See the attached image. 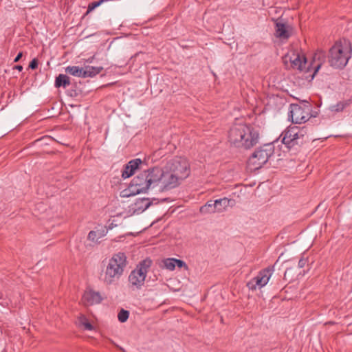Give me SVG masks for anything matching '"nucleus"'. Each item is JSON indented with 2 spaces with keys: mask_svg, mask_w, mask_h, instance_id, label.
<instances>
[{
  "mask_svg": "<svg viewBox=\"0 0 352 352\" xmlns=\"http://www.w3.org/2000/svg\"><path fill=\"white\" fill-rule=\"evenodd\" d=\"M119 349L121 350V351H124L122 347H119Z\"/></svg>",
  "mask_w": 352,
  "mask_h": 352,
  "instance_id": "34",
  "label": "nucleus"
},
{
  "mask_svg": "<svg viewBox=\"0 0 352 352\" xmlns=\"http://www.w3.org/2000/svg\"><path fill=\"white\" fill-rule=\"evenodd\" d=\"M38 60L37 58H34L30 61L29 64V68L33 70L36 69L38 67Z\"/></svg>",
  "mask_w": 352,
  "mask_h": 352,
  "instance_id": "26",
  "label": "nucleus"
},
{
  "mask_svg": "<svg viewBox=\"0 0 352 352\" xmlns=\"http://www.w3.org/2000/svg\"><path fill=\"white\" fill-rule=\"evenodd\" d=\"M127 265L126 256L123 252L115 254L109 260L102 280L106 285H111L122 276Z\"/></svg>",
  "mask_w": 352,
  "mask_h": 352,
  "instance_id": "2",
  "label": "nucleus"
},
{
  "mask_svg": "<svg viewBox=\"0 0 352 352\" xmlns=\"http://www.w3.org/2000/svg\"><path fill=\"white\" fill-rule=\"evenodd\" d=\"M129 316V311L122 309L118 315V320L121 322H126Z\"/></svg>",
  "mask_w": 352,
  "mask_h": 352,
  "instance_id": "25",
  "label": "nucleus"
},
{
  "mask_svg": "<svg viewBox=\"0 0 352 352\" xmlns=\"http://www.w3.org/2000/svg\"><path fill=\"white\" fill-rule=\"evenodd\" d=\"M214 204H215L216 212H221L226 210L228 207H232L235 204V201L232 199L224 197L214 201Z\"/></svg>",
  "mask_w": 352,
  "mask_h": 352,
  "instance_id": "14",
  "label": "nucleus"
},
{
  "mask_svg": "<svg viewBox=\"0 0 352 352\" xmlns=\"http://www.w3.org/2000/svg\"><path fill=\"white\" fill-rule=\"evenodd\" d=\"M189 175L190 164L186 158L175 157L164 168L153 166L140 172L122 192V197L136 195L155 188L159 192L168 191L177 187Z\"/></svg>",
  "mask_w": 352,
  "mask_h": 352,
  "instance_id": "1",
  "label": "nucleus"
},
{
  "mask_svg": "<svg viewBox=\"0 0 352 352\" xmlns=\"http://www.w3.org/2000/svg\"><path fill=\"white\" fill-rule=\"evenodd\" d=\"M94 58H95V55H94L91 57H89V58H87L86 60V62L89 63H91L94 61Z\"/></svg>",
  "mask_w": 352,
  "mask_h": 352,
  "instance_id": "33",
  "label": "nucleus"
},
{
  "mask_svg": "<svg viewBox=\"0 0 352 352\" xmlns=\"http://www.w3.org/2000/svg\"><path fill=\"white\" fill-rule=\"evenodd\" d=\"M142 163V161L139 158L129 161L124 167L122 172V177L124 179H126L132 176L135 173V171L139 168Z\"/></svg>",
  "mask_w": 352,
  "mask_h": 352,
  "instance_id": "12",
  "label": "nucleus"
},
{
  "mask_svg": "<svg viewBox=\"0 0 352 352\" xmlns=\"http://www.w3.org/2000/svg\"><path fill=\"white\" fill-rule=\"evenodd\" d=\"M175 260L174 258H166L164 261V267L169 270H173L175 268Z\"/></svg>",
  "mask_w": 352,
  "mask_h": 352,
  "instance_id": "24",
  "label": "nucleus"
},
{
  "mask_svg": "<svg viewBox=\"0 0 352 352\" xmlns=\"http://www.w3.org/2000/svg\"><path fill=\"white\" fill-rule=\"evenodd\" d=\"M85 72L83 74H85V78L90 77L93 78L96 76L97 74H100L102 70V67H93V66H85L84 68Z\"/></svg>",
  "mask_w": 352,
  "mask_h": 352,
  "instance_id": "19",
  "label": "nucleus"
},
{
  "mask_svg": "<svg viewBox=\"0 0 352 352\" xmlns=\"http://www.w3.org/2000/svg\"><path fill=\"white\" fill-rule=\"evenodd\" d=\"M322 56H323V54L322 52H320L318 53L315 54L314 59L316 60V58H318V60H320Z\"/></svg>",
  "mask_w": 352,
  "mask_h": 352,
  "instance_id": "30",
  "label": "nucleus"
},
{
  "mask_svg": "<svg viewBox=\"0 0 352 352\" xmlns=\"http://www.w3.org/2000/svg\"><path fill=\"white\" fill-rule=\"evenodd\" d=\"M78 322L79 324L83 326L86 330L91 331L94 329L93 325L89 322L85 315L81 314L78 317Z\"/></svg>",
  "mask_w": 352,
  "mask_h": 352,
  "instance_id": "23",
  "label": "nucleus"
},
{
  "mask_svg": "<svg viewBox=\"0 0 352 352\" xmlns=\"http://www.w3.org/2000/svg\"><path fill=\"white\" fill-rule=\"evenodd\" d=\"M175 266L177 265L179 268L185 267L187 268V265L184 261L180 259L175 258Z\"/></svg>",
  "mask_w": 352,
  "mask_h": 352,
  "instance_id": "27",
  "label": "nucleus"
},
{
  "mask_svg": "<svg viewBox=\"0 0 352 352\" xmlns=\"http://www.w3.org/2000/svg\"><path fill=\"white\" fill-rule=\"evenodd\" d=\"M152 204L148 198L138 199L134 204V212L140 213L146 210Z\"/></svg>",
  "mask_w": 352,
  "mask_h": 352,
  "instance_id": "17",
  "label": "nucleus"
},
{
  "mask_svg": "<svg viewBox=\"0 0 352 352\" xmlns=\"http://www.w3.org/2000/svg\"><path fill=\"white\" fill-rule=\"evenodd\" d=\"M280 137L282 138V142L288 148L295 145H302L308 140L305 130L296 126L289 127L282 133Z\"/></svg>",
  "mask_w": 352,
  "mask_h": 352,
  "instance_id": "6",
  "label": "nucleus"
},
{
  "mask_svg": "<svg viewBox=\"0 0 352 352\" xmlns=\"http://www.w3.org/2000/svg\"><path fill=\"white\" fill-rule=\"evenodd\" d=\"M351 43L345 38L337 41L331 47V67L342 69L348 63L351 57Z\"/></svg>",
  "mask_w": 352,
  "mask_h": 352,
  "instance_id": "3",
  "label": "nucleus"
},
{
  "mask_svg": "<svg viewBox=\"0 0 352 352\" xmlns=\"http://www.w3.org/2000/svg\"><path fill=\"white\" fill-rule=\"evenodd\" d=\"M307 259L304 258V257H302L299 261H298V267L299 268H302L303 267H305V264L307 263Z\"/></svg>",
  "mask_w": 352,
  "mask_h": 352,
  "instance_id": "28",
  "label": "nucleus"
},
{
  "mask_svg": "<svg viewBox=\"0 0 352 352\" xmlns=\"http://www.w3.org/2000/svg\"><path fill=\"white\" fill-rule=\"evenodd\" d=\"M351 104L350 100H342L339 101L336 104L331 105V117L336 113L343 111Z\"/></svg>",
  "mask_w": 352,
  "mask_h": 352,
  "instance_id": "18",
  "label": "nucleus"
},
{
  "mask_svg": "<svg viewBox=\"0 0 352 352\" xmlns=\"http://www.w3.org/2000/svg\"><path fill=\"white\" fill-rule=\"evenodd\" d=\"M291 27L283 21V19L279 18L275 20V36L280 39H288L291 34L289 30Z\"/></svg>",
  "mask_w": 352,
  "mask_h": 352,
  "instance_id": "11",
  "label": "nucleus"
},
{
  "mask_svg": "<svg viewBox=\"0 0 352 352\" xmlns=\"http://www.w3.org/2000/svg\"><path fill=\"white\" fill-rule=\"evenodd\" d=\"M82 300L86 306H89L100 303L102 300V298L99 292L89 290L85 292Z\"/></svg>",
  "mask_w": 352,
  "mask_h": 352,
  "instance_id": "13",
  "label": "nucleus"
},
{
  "mask_svg": "<svg viewBox=\"0 0 352 352\" xmlns=\"http://www.w3.org/2000/svg\"><path fill=\"white\" fill-rule=\"evenodd\" d=\"M291 66L294 69H297L299 71H307L309 69V67H307V61L306 58L302 57L301 58L299 54L295 56L294 59L290 58Z\"/></svg>",
  "mask_w": 352,
  "mask_h": 352,
  "instance_id": "15",
  "label": "nucleus"
},
{
  "mask_svg": "<svg viewBox=\"0 0 352 352\" xmlns=\"http://www.w3.org/2000/svg\"><path fill=\"white\" fill-rule=\"evenodd\" d=\"M311 106L307 102L303 106L292 104L289 107V117L293 123L301 124L309 120L310 118Z\"/></svg>",
  "mask_w": 352,
  "mask_h": 352,
  "instance_id": "7",
  "label": "nucleus"
},
{
  "mask_svg": "<svg viewBox=\"0 0 352 352\" xmlns=\"http://www.w3.org/2000/svg\"><path fill=\"white\" fill-rule=\"evenodd\" d=\"M23 56V52H20L17 56L15 57L14 60V63H17L19 61V60L21 58V57Z\"/></svg>",
  "mask_w": 352,
  "mask_h": 352,
  "instance_id": "29",
  "label": "nucleus"
},
{
  "mask_svg": "<svg viewBox=\"0 0 352 352\" xmlns=\"http://www.w3.org/2000/svg\"><path fill=\"white\" fill-rule=\"evenodd\" d=\"M14 69H17V70H18V71H19V72H21V71L23 70V66H22V65H15V66L14 67Z\"/></svg>",
  "mask_w": 352,
  "mask_h": 352,
  "instance_id": "32",
  "label": "nucleus"
},
{
  "mask_svg": "<svg viewBox=\"0 0 352 352\" xmlns=\"http://www.w3.org/2000/svg\"><path fill=\"white\" fill-rule=\"evenodd\" d=\"M246 134H241V143L243 144L239 148L249 149L256 145L258 141L259 134L252 126L248 124V132Z\"/></svg>",
  "mask_w": 352,
  "mask_h": 352,
  "instance_id": "10",
  "label": "nucleus"
},
{
  "mask_svg": "<svg viewBox=\"0 0 352 352\" xmlns=\"http://www.w3.org/2000/svg\"><path fill=\"white\" fill-rule=\"evenodd\" d=\"M320 66H321V63H318V65H316L315 66V71H314V74L311 75V78H313L314 77L315 74H316V73L318 72V70L320 69Z\"/></svg>",
  "mask_w": 352,
  "mask_h": 352,
  "instance_id": "31",
  "label": "nucleus"
},
{
  "mask_svg": "<svg viewBox=\"0 0 352 352\" xmlns=\"http://www.w3.org/2000/svg\"><path fill=\"white\" fill-rule=\"evenodd\" d=\"M214 206L215 204H214V201L209 200L206 203V204L200 207L199 211L202 214L214 213L217 212L216 207Z\"/></svg>",
  "mask_w": 352,
  "mask_h": 352,
  "instance_id": "22",
  "label": "nucleus"
},
{
  "mask_svg": "<svg viewBox=\"0 0 352 352\" xmlns=\"http://www.w3.org/2000/svg\"><path fill=\"white\" fill-rule=\"evenodd\" d=\"M107 231L108 230L106 227H101L100 229L96 228L89 232L88 234V239L94 242H98L100 239L107 234Z\"/></svg>",
  "mask_w": 352,
  "mask_h": 352,
  "instance_id": "16",
  "label": "nucleus"
},
{
  "mask_svg": "<svg viewBox=\"0 0 352 352\" xmlns=\"http://www.w3.org/2000/svg\"><path fill=\"white\" fill-rule=\"evenodd\" d=\"M274 271V267L270 266L259 272L258 275L252 278L247 284L251 290H256L257 287L261 288L266 285Z\"/></svg>",
  "mask_w": 352,
  "mask_h": 352,
  "instance_id": "8",
  "label": "nucleus"
},
{
  "mask_svg": "<svg viewBox=\"0 0 352 352\" xmlns=\"http://www.w3.org/2000/svg\"><path fill=\"white\" fill-rule=\"evenodd\" d=\"M70 85L69 77L65 74H59L56 77L55 79V86L56 87H67Z\"/></svg>",
  "mask_w": 352,
  "mask_h": 352,
  "instance_id": "20",
  "label": "nucleus"
},
{
  "mask_svg": "<svg viewBox=\"0 0 352 352\" xmlns=\"http://www.w3.org/2000/svg\"><path fill=\"white\" fill-rule=\"evenodd\" d=\"M322 206V204H319L318 207H320Z\"/></svg>",
  "mask_w": 352,
  "mask_h": 352,
  "instance_id": "35",
  "label": "nucleus"
},
{
  "mask_svg": "<svg viewBox=\"0 0 352 352\" xmlns=\"http://www.w3.org/2000/svg\"><path fill=\"white\" fill-rule=\"evenodd\" d=\"M275 147L272 143L265 144L258 148L248 160V165L254 170L261 168L273 156Z\"/></svg>",
  "mask_w": 352,
  "mask_h": 352,
  "instance_id": "4",
  "label": "nucleus"
},
{
  "mask_svg": "<svg viewBox=\"0 0 352 352\" xmlns=\"http://www.w3.org/2000/svg\"><path fill=\"white\" fill-rule=\"evenodd\" d=\"M248 132V124L243 123L234 124L230 129L228 132V140L235 147H240L241 134H246Z\"/></svg>",
  "mask_w": 352,
  "mask_h": 352,
  "instance_id": "9",
  "label": "nucleus"
},
{
  "mask_svg": "<svg viewBox=\"0 0 352 352\" xmlns=\"http://www.w3.org/2000/svg\"><path fill=\"white\" fill-rule=\"evenodd\" d=\"M152 265V260L146 258L140 261L129 276V282L131 287L137 289L143 286L146 274Z\"/></svg>",
  "mask_w": 352,
  "mask_h": 352,
  "instance_id": "5",
  "label": "nucleus"
},
{
  "mask_svg": "<svg viewBox=\"0 0 352 352\" xmlns=\"http://www.w3.org/2000/svg\"><path fill=\"white\" fill-rule=\"evenodd\" d=\"M66 73L71 74L74 76L85 78L84 68H80L78 66H69L65 69Z\"/></svg>",
  "mask_w": 352,
  "mask_h": 352,
  "instance_id": "21",
  "label": "nucleus"
}]
</instances>
